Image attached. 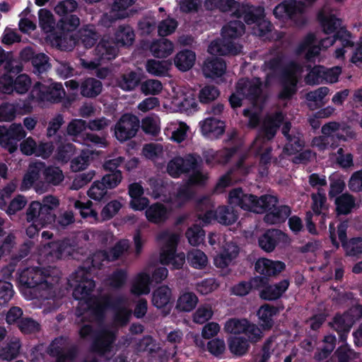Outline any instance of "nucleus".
I'll return each instance as SVG.
<instances>
[{"label": "nucleus", "instance_id": "1", "mask_svg": "<svg viewBox=\"0 0 362 362\" xmlns=\"http://www.w3.org/2000/svg\"><path fill=\"white\" fill-rule=\"evenodd\" d=\"M129 248L127 240L118 241L109 252L100 251L95 253L91 257V267H80L70 276L71 285L74 286L73 297L75 300H81L88 299L95 287V281L92 277L91 268L101 269L102 262L105 259H118Z\"/></svg>", "mask_w": 362, "mask_h": 362}, {"label": "nucleus", "instance_id": "2", "mask_svg": "<svg viewBox=\"0 0 362 362\" xmlns=\"http://www.w3.org/2000/svg\"><path fill=\"white\" fill-rule=\"evenodd\" d=\"M264 64L272 72H279L281 89L278 95L279 98L283 100H291L298 90V75L303 71V66L294 60L284 64V57L282 54L270 58Z\"/></svg>", "mask_w": 362, "mask_h": 362}, {"label": "nucleus", "instance_id": "3", "mask_svg": "<svg viewBox=\"0 0 362 362\" xmlns=\"http://www.w3.org/2000/svg\"><path fill=\"white\" fill-rule=\"evenodd\" d=\"M245 25L239 20L230 21L221 30L222 40H213L208 47V52L212 55H236L241 51L233 40L242 36Z\"/></svg>", "mask_w": 362, "mask_h": 362}, {"label": "nucleus", "instance_id": "4", "mask_svg": "<svg viewBox=\"0 0 362 362\" xmlns=\"http://www.w3.org/2000/svg\"><path fill=\"white\" fill-rule=\"evenodd\" d=\"M126 298L122 295L113 296L104 294L95 300L91 305L92 313L99 319L105 317L107 310L115 311L114 322L120 327L126 326L131 318L132 311L124 307Z\"/></svg>", "mask_w": 362, "mask_h": 362}, {"label": "nucleus", "instance_id": "5", "mask_svg": "<svg viewBox=\"0 0 362 362\" xmlns=\"http://www.w3.org/2000/svg\"><path fill=\"white\" fill-rule=\"evenodd\" d=\"M54 279L48 271L38 267H25L24 266V298L26 299L42 297L41 291L51 290L54 287Z\"/></svg>", "mask_w": 362, "mask_h": 362}, {"label": "nucleus", "instance_id": "6", "mask_svg": "<svg viewBox=\"0 0 362 362\" xmlns=\"http://www.w3.org/2000/svg\"><path fill=\"white\" fill-rule=\"evenodd\" d=\"M276 200L271 194H264L258 197L244 192L241 187L233 189L228 194V203L240 209L256 214H262L267 204L275 203Z\"/></svg>", "mask_w": 362, "mask_h": 362}, {"label": "nucleus", "instance_id": "7", "mask_svg": "<svg viewBox=\"0 0 362 362\" xmlns=\"http://www.w3.org/2000/svg\"><path fill=\"white\" fill-rule=\"evenodd\" d=\"M226 146L220 151H214L209 149L203 152V158L207 165L214 166L216 164H225L238 152L242 144L235 130L228 133L225 139Z\"/></svg>", "mask_w": 362, "mask_h": 362}, {"label": "nucleus", "instance_id": "8", "mask_svg": "<svg viewBox=\"0 0 362 362\" xmlns=\"http://www.w3.org/2000/svg\"><path fill=\"white\" fill-rule=\"evenodd\" d=\"M65 95V90L61 83L50 82L49 84L37 81L33 86L28 99L36 102L59 103Z\"/></svg>", "mask_w": 362, "mask_h": 362}, {"label": "nucleus", "instance_id": "9", "mask_svg": "<svg viewBox=\"0 0 362 362\" xmlns=\"http://www.w3.org/2000/svg\"><path fill=\"white\" fill-rule=\"evenodd\" d=\"M273 14L279 20H290L298 25H303L306 23L303 4L296 0H285L279 4L274 8Z\"/></svg>", "mask_w": 362, "mask_h": 362}, {"label": "nucleus", "instance_id": "10", "mask_svg": "<svg viewBox=\"0 0 362 362\" xmlns=\"http://www.w3.org/2000/svg\"><path fill=\"white\" fill-rule=\"evenodd\" d=\"M140 127L139 117L133 114L126 113L121 116L114 128L115 138L124 142L134 137Z\"/></svg>", "mask_w": 362, "mask_h": 362}, {"label": "nucleus", "instance_id": "11", "mask_svg": "<svg viewBox=\"0 0 362 362\" xmlns=\"http://www.w3.org/2000/svg\"><path fill=\"white\" fill-rule=\"evenodd\" d=\"M116 339L115 331L107 328L101 329L95 335L90 345V350L100 356H105L112 351Z\"/></svg>", "mask_w": 362, "mask_h": 362}, {"label": "nucleus", "instance_id": "12", "mask_svg": "<svg viewBox=\"0 0 362 362\" xmlns=\"http://www.w3.org/2000/svg\"><path fill=\"white\" fill-rule=\"evenodd\" d=\"M199 160H201V156L196 153H189L185 158L175 157L168 163L167 172L171 177L177 178L197 167Z\"/></svg>", "mask_w": 362, "mask_h": 362}, {"label": "nucleus", "instance_id": "13", "mask_svg": "<svg viewBox=\"0 0 362 362\" xmlns=\"http://www.w3.org/2000/svg\"><path fill=\"white\" fill-rule=\"evenodd\" d=\"M276 202L273 204H267L262 210L265 213L264 221L270 225L281 224L286 221L291 214V207L287 205H278L279 199L273 196Z\"/></svg>", "mask_w": 362, "mask_h": 362}, {"label": "nucleus", "instance_id": "14", "mask_svg": "<svg viewBox=\"0 0 362 362\" xmlns=\"http://www.w3.org/2000/svg\"><path fill=\"white\" fill-rule=\"evenodd\" d=\"M23 139V126L13 123L8 129L0 126V144L12 153L16 151L18 141Z\"/></svg>", "mask_w": 362, "mask_h": 362}, {"label": "nucleus", "instance_id": "15", "mask_svg": "<svg viewBox=\"0 0 362 362\" xmlns=\"http://www.w3.org/2000/svg\"><path fill=\"white\" fill-rule=\"evenodd\" d=\"M118 47L113 38L103 37L94 49L95 59L105 63L115 59L119 52Z\"/></svg>", "mask_w": 362, "mask_h": 362}, {"label": "nucleus", "instance_id": "16", "mask_svg": "<svg viewBox=\"0 0 362 362\" xmlns=\"http://www.w3.org/2000/svg\"><path fill=\"white\" fill-rule=\"evenodd\" d=\"M64 179V176L60 168L53 165H46L45 169L43 170V180L36 182V191L44 192L48 187L58 186Z\"/></svg>", "mask_w": 362, "mask_h": 362}, {"label": "nucleus", "instance_id": "17", "mask_svg": "<svg viewBox=\"0 0 362 362\" xmlns=\"http://www.w3.org/2000/svg\"><path fill=\"white\" fill-rule=\"evenodd\" d=\"M236 92L252 103H257L262 93V83L259 78L255 82L240 79L236 84Z\"/></svg>", "mask_w": 362, "mask_h": 362}, {"label": "nucleus", "instance_id": "18", "mask_svg": "<svg viewBox=\"0 0 362 362\" xmlns=\"http://www.w3.org/2000/svg\"><path fill=\"white\" fill-rule=\"evenodd\" d=\"M31 61L33 73L38 76L47 72L50 68L49 57L44 53L34 54L30 47H24V63Z\"/></svg>", "mask_w": 362, "mask_h": 362}, {"label": "nucleus", "instance_id": "19", "mask_svg": "<svg viewBox=\"0 0 362 362\" xmlns=\"http://www.w3.org/2000/svg\"><path fill=\"white\" fill-rule=\"evenodd\" d=\"M354 325V320L348 317L346 313H336L332 320L329 322V326L336 331L339 335V341L346 342L349 333Z\"/></svg>", "mask_w": 362, "mask_h": 362}, {"label": "nucleus", "instance_id": "20", "mask_svg": "<svg viewBox=\"0 0 362 362\" xmlns=\"http://www.w3.org/2000/svg\"><path fill=\"white\" fill-rule=\"evenodd\" d=\"M286 264L281 261H274L267 258L258 259L255 264V270L261 275L269 276H276L284 271Z\"/></svg>", "mask_w": 362, "mask_h": 362}, {"label": "nucleus", "instance_id": "21", "mask_svg": "<svg viewBox=\"0 0 362 362\" xmlns=\"http://www.w3.org/2000/svg\"><path fill=\"white\" fill-rule=\"evenodd\" d=\"M173 303L172 290L168 286L163 285L153 291L152 304L156 308L158 309L167 308L170 310Z\"/></svg>", "mask_w": 362, "mask_h": 362}, {"label": "nucleus", "instance_id": "22", "mask_svg": "<svg viewBox=\"0 0 362 362\" xmlns=\"http://www.w3.org/2000/svg\"><path fill=\"white\" fill-rule=\"evenodd\" d=\"M289 284L290 283L288 279H283L273 285L268 284L267 286H264V288L259 291V297L264 300H276L280 298L287 291Z\"/></svg>", "mask_w": 362, "mask_h": 362}, {"label": "nucleus", "instance_id": "23", "mask_svg": "<svg viewBox=\"0 0 362 362\" xmlns=\"http://www.w3.org/2000/svg\"><path fill=\"white\" fill-rule=\"evenodd\" d=\"M226 70L224 59L218 57H208L203 66V72L206 77L216 78L223 76Z\"/></svg>", "mask_w": 362, "mask_h": 362}, {"label": "nucleus", "instance_id": "24", "mask_svg": "<svg viewBox=\"0 0 362 362\" xmlns=\"http://www.w3.org/2000/svg\"><path fill=\"white\" fill-rule=\"evenodd\" d=\"M71 248L70 240L68 238L51 241L45 247L46 255L47 257H50L52 261L60 259L64 254L70 253Z\"/></svg>", "mask_w": 362, "mask_h": 362}, {"label": "nucleus", "instance_id": "25", "mask_svg": "<svg viewBox=\"0 0 362 362\" xmlns=\"http://www.w3.org/2000/svg\"><path fill=\"white\" fill-rule=\"evenodd\" d=\"M279 312V309L270 304H264L260 306L257 311L259 326L264 331L270 330L274 325V317Z\"/></svg>", "mask_w": 362, "mask_h": 362}, {"label": "nucleus", "instance_id": "26", "mask_svg": "<svg viewBox=\"0 0 362 362\" xmlns=\"http://www.w3.org/2000/svg\"><path fill=\"white\" fill-rule=\"evenodd\" d=\"M202 134L211 138L217 139L225 132V123L214 117H209L201 122Z\"/></svg>", "mask_w": 362, "mask_h": 362}, {"label": "nucleus", "instance_id": "27", "mask_svg": "<svg viewBox=\"0 0 362 362\" xmlns=\"http://www.w3.org/2000/svg\"><path fill=\"white\" fill-rule=\"evenodd\" d=\"M147 220L153 223L160 224L165 223L169 216V211L165 205L156 202L150 205L145 211Z\"/></svg>", "mask_w": 362, "mask_h": 362}, {"label": "nucleus", "instance_id": "28", "mask_svg": "<svg viewBox=\"0 0 362 362\" xmlns=\"http://www.w3.org/2000/svg\"><path fill=\"white\" fill-rule=\"evenodd\" d=\"M282 232L279 229H268L258 239L259 247L265 252H272L278 243Z\"/></svg>", "mask_w": 362, "mask_h": 362}, {"label": "nucleus", "instance_id": "29", "mask_svg": "<svg viewBox=\"0 0 362 362\" xmlns=\"http://www.w3.org/2000/svg\"><path fill=\"white\" fill-rule=\"evenodd\" d=\"M136 0H115L112 7L109 19L111 23L115 19L124 18L128 16L127 9L132 6ZM109 18L107 15H105L103 19L105 21V19Z\"/></svg>", "mask_w": 362, "mask_h": 362}, {"label": "nucleus", "instance_id": "30", "mask_svg": "<svg viewBox=\"0 0 362 362\" xmlns=\"http://www.w3.org/2000/svg\"><path fill=\"white\" fill-rule=\"evenodd\" d=\"M81 94L82 96L93 98L100 95L103 90L102 82L95 78L89 77L85 78L80 85Z\"/></svg>", "mask_w": 362, "mask_h": 362}, {"label": "nucleus", "instance_id": "31", "mask_svg": "<svg viewBox=\"0 0 362 362\" xmlns=\"http://www.w3.org/2000/svg\"><path fill=\"white\" fill-rule=\"evenodd\" d=\"M334 204L337 215H348L356 206V199L353 195L345 192L335 198Z\"/></svg>", "mask_w": 362, "mask_h": 362}, {"label": "nucleus", "instance_id": "32", "mask_svg": "<svg viewBox=\"0 0 362 362\" xmlns=\"http://www.w3.org/2000/svg\"><path fill=\"white\" fill-rule=\"evenodd\" d=\"M22 76L19 75L13 81V78L4 74L0 77V93L4 94H11L14 90L19 93H23Z\"/></svg>", "mask_w": 362, "mask_h": 362}, {"label": "nucleus", "instance_id": "33", "mask_svg": "<svg viewBox=\"0 0 362 362\" xmlns=\"http://www.w3.org/2000/svg\"><path fill=\"white\" fill-rule=\"evenodd\" d=\"M135 39L133 28L127 24L120 25L115 33L113 40L119 47L132 45Z\"/></svg>", "mask_w": 362, "mask_h": 362}, {"label": "nucleus", "instance_id": "34", "mask_svg": "<svg viewBox=\"0 0 362 362\" xmlns=\"http://www.w3.org/2000/svg\"><path fill=\"white\" fill-rule=\"evenodd\" d=\"M238 16L242 18L247 25H257L262 17H265L264 9L262 6L247 5L243 7L242 13Z\"/></svg>", "mask_w": 362, "mask_h": 362}, {"label": "nucleus", "instance_id": "35", "mask_svg": "<svg viewBox=\"0 0 362 362\" xmlns=\"http://www.w3.org/2000/svg\"><path fill=\"white\" fill-rule=\"evenodd\" d=\"M196 54L193 51L184 49L176 54L174 64L178 70L187 71L194 66Z\"/></svg>", "mask_w": 362, "mask_h": 362}, {"label": "nucleus", "instance_id": "36", "mask_svg": "<svg viewBox=\"0 0 362 362\" xmlns=\"http://www.w3.org/2000/svg\"><path fill=\"white\" fill-rule=\"evenodd\" d=\"M198 302V297L194 292H184L178 297L175 308L180 312L189 313L196 308Z\"/></svg>", "mask_w": 362, "mask_h": 362}, {"label": "nucleus", "instance_id": "37", "mask_svg": "<svg viewBox=\"0 0 362 362\" xmlns=\"http://www.w3.org/2000/svg\"><path fill=\"white\" fill-rule=\"evenodd\" d=\"M173 49V43L166 38H160L154 41L150 47L152 54L157 58L168 57L171 54Z\"/></svg>", "mask_w": 362, "mask_h": 362}, {"label": "nucleus", "instance_id": "38", "mask_svg": "<svg viewBox=\"0 0 362 362\" xmlns=\"http://www.w3.org/2000/svg\"><path fill=\"white\" fill-rule=\"evenodd\" d=\"M54 44L61 50H71L75 43L72 34L70 32L55 30L50 35Z\"/></svg>", "mask_w": 362, "mask_h": 362}, {"label": "nucleus", "instance_id": "39", "mask_svg": "<svg viewBox=\"0 0 362 362\" xmlns=\"http://www.w3.org/2000/svg\"><path fill=\"white\" fill-rule=\"evenodd\" d=\"M317 20L322 28L323 32L329 35L337 31V28L340 26L341 21L334 15H326L324 12L320 11L317 14Z\"/></svg>", "mask_w": 362, "mask_h": 362}, {"label": "nucleus", "instance_id": "40", "mask_svg": "<svg viewBox=\"0 0 362 362\" xmlns=\"http://www.w3.org/2000/svg\"><path fill=\"white\" fill-rule=\"evenodd\" d=\"M160 260L162 264H173L175 269H180L185 263V255L182 252L177 255L175 250L161 249Z\"/></svg>", "mask_w": 362, "mask_h": 362}, {"label": "nucleus", "instance_id": "41", "mask_svg": "<svg viewBox=\"0 0 362 362\" xmlns=\"http://www.w3.org/2000/svg\"><path fill=\"white\" fill-rule=\"evenodd\" d=\"M45 167L44 162H35L29 165L28 172L24 174V189H27V183L33 185L40 181L39 179L42 177Z\"/></svg>", "mask_w": 362, "mask_h": 362}, {"label": "nucleus", "instance_id": "42", "mask_svg": "<svg viewBox=\"0 0 362 362\" xmlns=\"http://www.w3.org/2000/svg\"><path fill=\"white\" fill-rule=\"evenodd\" d=\"M41 204L47 224H52L56 219L54 211L59 205V199L56 197L49 195L42 199Z\"/></svg>", "mask_w": 362, "mask_h": 362}, {"label": "nucleus", "instance_id": "43", "mask_svg": "<svg viewBox=\"0 0 362 362\" xmlns=\"http://www.w3.org/2000/svg\"><path fill=\"white\" fill-rule=\"evenodd\" d=\"M26 218L28 222L39 221L41 227L48 225L42 211V204L39 202H32L30 203L26 211Z\"/></svg>", "mask_w": 362, "mask_h": 362}, {"label": "nucleus", "instance_id": "44", "mask_svg": "<svg viewBox=\"0 0 362 362\" xmlns=\"http://www.w3.org/2000/svg\"><path fill=\"white\" fill-rule=\"evenodd\" d=\"M4 64V69L10 74H18L22 70V66L13 59V53L5 52L0 47V66Z\"/></svg>", "mask_w": 362, "mask_h": 362}, {"label": "nucleus", "instance_id": "45", "mask_svg": "<svg viewBox=\"0 0 362 362\" xmlns=\"http://www.w3.org/2000/svg\"><path fill=\"white\" fill-rule=\"evenodd\" d=\"M81 42L86 49L93 47L99 40L100 35L93 25H86L81 32Z\"/></svg>", "mask_w": 362, "mask_h": 362}, {"label": "nucleus", "instance_id": "46", "mask_svg": "<svg viewBox=\"0 0 362 362\" xmlns=\"http://www.w3.org/2000/svg\"><path fill=\"white\" fill-rule=\"evenodd\" d=\"M39 25L45 33H53L55 31V21L52 12L46 8H40L38 11Z\"/></svg>", "mask_w": 362, "mask_h": 362}, {"label": "nucleus", "instance_id": "47", "mask_svg": "<svg viewBox=\"0 0 362 362\" xmlns=\"http://www.w3.org/2000/svg\"><path fill=\"white\" fill-rule=\"evenodd\" d=\"M250 347L248 340L244 337H233L228 340V348L234 355H245Z\"/></svg>", "mask_w": 362, "mask_h": 362}, {"label": "nucleus", "instance_id": "48", "mask_svg": "<svg viewBox=\"0 0 362 362\" xmlns=\"http://www.w3.org/2000/svg\"><path fill=\"white\" fill-rule=\"evenodd\" d=\"M237 219L238 215L229 206H218L216 211V220L221 224L230 226L234 223Z\"/></svg>", "mask_w": 362, "mask_h": 362}, {"label": "nucleus", "instance_id": "49", "mask_svg": "<svg viewBox=\"0 0 362 362\" xmlns=\"http://www.w3.org/2000/svg\"><path fill=\"white\" fill-rule=\"evenodd\" d=\"M21 346V340L16 337L9 339L6 345L2 348L0 354L4 360L11 361L16 358Z\"/></svg>", "mask_w": 362, "mask_h": 362}, {"label": "nucleus", "instance_id": "50", "mask_svg": "<svg viewBox=\"0 0 362 362\" xmlns=\"http://www.w3.org/2000/svg\"><path fill=\"white\" fill-rule=\"evenodd\" d=\"M351 33L346 28H341L333 35L332 37H327L325 39L324 42L329 44V46L332 45L337 40H339L341 43L342 47H353L354 43L351 40Z\"/></svg>", "mask_w": 362, "mask_h": 362}, {"label": "nucleus", "instance_id": "51", "mask_svg": "<svg viewBox=\"0 0 362 362\" xmlns=\"http://www.w3.org/2000/svg\"><path fill=\"white\" fill-rule=\"evenodd\" d=\"M61 18L57 23L58 30L66 32H73L80 25V18L76 14L60 16Z\"/></svg>", "mask_w": 362, "mask_h": 362}, {"label": "nucleus", "instance_id": "52", "mask_svg": "<svg viewBox=\"0 0 362 362\" xmlns=\"http://www.w3.org/2000/svg\"><path fill=\"white\" fill-rule=\"evenodd\" d=\"M343 343L344 344L339 346L334 352L338 362H350L358 358V353L351 349L346 341Z\"/></svg>", "mask_w": 362, "mask_h": 362}, {"label": "nucleus", "instance_id": "53", "mask_svg": "<svg viewBox=\"0 0 362 362\" xmlns=\"http://www.w3.org/2000/svg\"><path fill=\"white\" fill-rule=\"evenodd\" d=\"M187 259L189 265L197 269L205 268L208 263L206 255L200 250H194L189 252Z\"/></svg>", "mask_w": 362, "mask_h": 362}, {"label": "nucleus", "instance_id": "54", "mask_svg": "<svg viewBox=\"0 0 362 362\" xmlns=\"http://www.w3.org/2000/svg\"><path fill=\"white\" fill-rule=\"evenodd\" d=\"M309 72L305 76V82L307 85L314 86L318 85L324 80V69L325 66L321 65H315L313 68L310 66Z\"/></svg>", "mask_w": 362, "mask_h": 362}, {"label": "nucleus", "instance_id": "55", "mask_svg": "<svg viewBox=\"0 0 362 362\" xmlns=\"http://www.w3.org/2000/svg\"><path fill=\"white\" fill-rule=\"evenodd\" d=\"M247 322L248 320L245 318H231L226 322L224 329L227 333L230 334H242L245 332Z\"/></svg>", "mask_w": 362, "mask_h": 362}, {"label": "nucleus", "instance_id": "56", "mask_svg": "<svg viewBox=\"0 0 362 362\" xmlns=\"http://www.w3.org/2000/svg\"><path fill=\"white\" fill-rule=\"evenodd\" d=\"M204 235V230L198 224H193L187 228L185 233L189 243L193 246L199 245L202 242Z\"/></svg>", "mask_w": 362, "mask_h": 362}, {"label": "nucleus", "instance_id": "57", "mask_svg": "<svg viewBox=\"0 0 362 362\" xmlns=\"http://www.w3.org/2000/svg\"><path fill=\"white\" fill-rule=\"evenodd\" d=\"M107 189L103 182L95 181L91 187L88 190V197L95 201H102L106 199V195L107 194Z\"/></svg>", "mask_w": 362, "mask_h": 362}, {"label": "nucleus", "instance_id": "58", "mask_svg": "<svg viewBox=\"0 0 362 362\" xmlns=\"http://www.w3.org/2000/svg\"><path fill=\"white\" fill-rule=\"evenodd\" d=\"M194 193L191 189L189 184H185L179 187L175 194V202L177 206L182 207L186 203L191 201L194 197Z\"/></svg>", "mask_w": 362, "mask_h": 362}, {"label": "nucleus", "instance_id": "59", "mask_svg": "<svg viewBox=\"0 0 362 362\" xmlns=\"http://www.w3.org/2000/svg\"><path fill=\"white\" fill-rule=\"evenodd\" d=\"M219 95L220 91L215 86H205L199 91V100L202 104H207L216 100Z\"/></svg>", "mask_w": 362, "mask_h": 362}, {"label": "nucleus", "instance_id": "60", "mask_svg": "<svg viewBox=\"0 0 362 362\" xmlns=\"http://www.w3.org/2000/svg\"><path fill=\"white\" fill-rule=\"evenodd\" d=\"M146 69L148 73L157 76H165L168 71L165 62L155 59H148L146 62Z\"/></svg>", "mask_w": 362, "mask_h": 362}, {"label": "nucleus", "instance_id": "61", "mask_svg": "<svg viewBox=\"0 0 362 362\" xmlns=\"http://www.w3.org/2000/svg\"><path fill=\"white\" fill-rule=\"evenodd\" d=\"M162 89L161 82L156 79H147L141 84V90L146 95H158Z\"/></svg>", "mask_w": 362, "mask_h": 362}, {"label": "nucleus", "instance_id": "62", "mask_svg": "<svg viewBox=\"0 0 362 362\" xmlns=\"http://www.w3.org/2000/svg\"><path fill=\"white\" fill-rule=\"evenodd\" d=\"M127 279V272L124 269H119L112 272L109 277V285L114 289L122 288Z\"/></svg>", "mask_w": 362, "mask_h": 362}, {"label": "nucleus", "instance_id": "63", "mask_svg": "<svg viewBox=\"0 0 362 362\" xmlns=\"http://www.w3.org/2000/svg\"><path fill=\"white\" fill-rule=\"evenodd\" d=\"M87 129V122L81 119H73L67 126V134L70 136H81L84 138V132Z\"/></svg>", "mask_w": 362, "mask_h": 362}, {"label": "nucleus", "instance_id": "64", "mask_svg": "<svg viewBox=\"0 0 362 362\" xmlns=\"http://www.w3.org/2000/svg\"><path fill=\"white\" fill-rule=\"evenodd\" d=\"M346 255L350 257H356L362 254V238H351L343 246Z\"/></svg>", "mask_w": 362, "mask_h": 362}]
</instances>
